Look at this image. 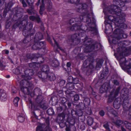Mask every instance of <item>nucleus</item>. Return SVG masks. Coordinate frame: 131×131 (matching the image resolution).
I'll return each instance as SVG.
<instances>
[{"mask_svg":"<svg viewBox=\"0 0 131 131\" xmlns=\"http://www.w3.org/2000/svg\"><path fill=\"white\" fill-rule=\"evenodd\" d=\"M128 0H117L114 1V4L115 5H112L108 7V10L109 12L113 14H115L114 16H110L108 19L114 23L116 25L121 28L124 29L127 28V25L124 24L125 21V14L123 12H121V10L119 6L117 7V5H119L122 7L125 5V3L128 2Z\"/></svg>","mask_w":131,"mask_h":131,"instance_id":"1","label":"nucleus"},{"mask_svg":"<svg viewBox=\"0 0 131 131\" xmlns=\"http://www.w3.org/2000/svg\"><path fill=\"white\" fill-rule=\"evenodd\" d=\"M119 46L117 49V51L119 55L118 59L119 61L120 64L122 68L127 69L129 72H131V59L126 60V58L123 56H127L129 54V52L131 51V46L125 47L122 42L118 43Z\"/></svg>","mask_w":131,"mask_h":131,"instance_id":"2","label":"nucleus"},{"mask_svg":"<svg viewBox=\"0 0 131 131\" xmlns=\"http://www.w3.org/2000/svg\"><path fill=\"white\" fill-rule=\"evenodd\" d=\"M25 75L22 76V77L25 80H22L20 83L21 89V91L25 94H30L31 95V90H29V88L31 84L26 80H30L31 76L32 75L34 72L32 69H28L25 71Z\"/></svg>","mask_w":131,"mask_h":131,"instance_id":"3","label":"nucleus"},{"mask_svg":"<svg viewBox=\"0 0 131 131\" xmlns=\"http://www.w3.org/2000/svg\"><path fill=\"white\" fill-rule=\"evenodd\" d=\"M83 17L80 16V18L71 19L69 21V28L71 30L76 31L81 29V24L80 22L83 19Z\"/></svg>","mask_w":131,"mask_h":131,"instance_id":"4","label":"nucleus"},{"mask_svg":"<svg viewBox=\"0 0 131 131\" xmlns=\"http://www.w3.org/2000/svg\"><path fill=\"white\" fill-rule=\"evenodd\" d=\"M92 40L91 39L86 38L83 41L85 46V51L86 52H90L95 48V45H97V44L94 45L92 44Z\"/></svg>","mask_w":131,"mask_h":131,"instance_id":"5","label":"nucleus"},{"mask_svg":"<svg viewBox=\"0 0 131 131\" xmlns=\"http://www.w3.org/2000/svg\"><path fill=\"white\" fill-rule=\"evenodd\" d=\"M41 70L42 72H39L38 74V76L40 78L45 79L47 78V74L49 72V67L48 65H45L42 67Z\"/></svg>","mask_w":131,"mask_h":131,"instance_id":"6","label":"nucleus"},{"mask_svg":"<svg viewBox=\"0 0 131 131\" xmlns=\"http://www.w3.org/2000/svg\"><path fill=\"white\" fill-rule=\"evenodd\" d=\"M79 35L78 34H75L72 36L71 40L73 42V45L78 44L79 43L80 39L79 38Z\"/></svg>","mask_w":131,"mask_h":131,"instance_id":"7","label":"nucleus"},{"mask_svg":"<svg viewBox=\"0 0 131 131\" xmlns=\"http://www.w3.org/2000/svg\"><path fill=\"white\" fill-rule=\"evenodd\" d=\"M7 97L6 94L4 90L2 89L0 90V97L2 101H5Z\"/></svg>","mask_w":131,"mask_h":131,"instance_id":"8","label":"nucleus"},{"mask_svg":"<svg viewBox=\"0 0 131 131\" xmlns=\"http://www.w3.org/2000/svg\"><path fill=\"white\" fill-rule=\"evenodd\" d=\"M46 79L50 81H53L55 80L56 77L53 73L50 72L47 74V78L45 79Z\"/></svg>","mask_w":131,"mask_h":131,"instance_id":"9","label":"nucleus"},{"mask_svg":"<svg viewBox=\"0 0 131 131\" xmlns=\"http://www.w3.org/2000/svg\"><path fill=\"white\" fill-rule=\"evenodd\" d=\"M89 61L88 60H87L86 61H84V62L83 63V66L84 67V68H88L89 67L90 68V69L89 70V72H91V69H93L94 67V66L92 64H90L89 66H88L87 65V64L88 63H89Z\"/></svg>","mask_w":131,"mask_h":131,"instance_id":"10","label":"nucleus"},{"mask_svg":"<svg viewBox=\"0 0 131 131\" xmlns=\"http://www.w3.org/2000/svg\"><path fill=\"white\" fill-rule=\"evenodd\" d=\"M40 98L39 97H38V98L36 99V101L37 102L38 104L37 105L40 106L41 108L43 109H46L47 108V107L46 106L45 104H43L42 105H41V103H42V100H40L39 101H38L39 98Z\"/></svg>","mask_w":131,"mask_h":131,"instance_id":"11","label":"nucleus"},{"mask_svg":"<svg viewBox=\"0 0 131 131\" xmlns=\"http://www.w3.org/2000/svg\"><path fill=\"white\" fill-rule=\"evenodd\" d=\"M44 0H41V2L42 4V5L40 7V9L39 11L40 13L41 14H42V12L44 11L45 9L44 6L43 5V2ZM40 0H38V2L37 3L36 5L38 6L39 5V3L40 2Z\"/></svg>","mask_w":131,"mask_h":131,"instance_id":"12","label":"nucleus"},{"mask_svg":"<svg viewBox=\"0 0 131 131\" xmlns=\"http://www.w3.org/2000/svg\"><path fill=\"white\" fill-rule=\"evenodd\" d=\"M43 36L42 34L40 32H38L36 34L34 40H35L38 41L41 40Z\"/></svg>","mask_w":131,"mask_h":131,"instance_id":"13","label":"nucleus"},{"mask_svg":"<svg viewBox=\"0 0 131 131\" xmlns=\"http://www.w3.org/2000/svg\"><path fill=\"white\" fill-rule=\"evenodd\" d=\"M47 126L45 128V131H52V129L49 126V119H47L46 120Z\"/></svg>","mask_w":131,"mask_h":131,"instance_id":"14","label":"nucleus"},{"mask_svg":"<svg viewBox=\"0 0 131 131\" xmlns=\"http://www.w3.org/2000/svg\"><path fill=\"white\" fill-rule=\"evenodd\" d=\"M51 64L53 67H56L59 66V63L57 60L54 59L52 60L51 62Z\"/></svg>","mask_w":131,"mask_h":131,"instance_id":"15","label":"nucleus"},{"mask_svg":"<svg viewBox=\"0 0 131 131\" xmlns=\"http://www.w3.org/2000/svg\"><path fill=\"white\" fill-rule=\"evenodd\" d=\"M29 18L30 20L32 21L36 20L38 22H39L40 20V18L38 15L36 17L33 16H30L29 17Z\"/></svg>","mask_w":131,"mask_h":131,"instance_id":"16","label":"nucleus"},{"mask_svg":"<svg viewBox=\"0 0 131 131\" xmlns=\"http://www.w3.org/2000/svg\"><path fill=\"white\" fill-rule=\"evenodd\" d=\"M25 116L24 114L20 115L18 117L19 121L21 122H23L25 120Z\"/></svg>","mask_w":131,"mask_h":131,"instance_id":"17","label":"nucleus"},{"mask_svg":"<svg viewBox=\"0 0 131 131\" xmlns=\"http://www.w3.org/2000/svg\"><path fill=\"white\" fill-rule=\"evenodd\" d=\"M78 7H78L79 8V9H80L82 10L83 9H85L86 8L88 7L87 5L86 4H79L77 5Z\"/></svg>","mask_w":131,"mask_h":131,"instance_id":"18","label":"nucleus"},{"mask_svg":"<svg viewBox=\"0 0 131 131\" xmlns=\"http://www.w3.org/2000/svg\"><path fill=\"white\" fill-rule=\"evenodd\" d=\"M124 124L127 128L130 130H131V124L128 122L125 121L124 122Z\"/></svg>","mask_w":131,"mask_h":131,"instance_id":"19","label":"nucleus"},{"mask_svg":"<svg viewBox=\"0 0 131 131\" xmlns=\"http://www.w3.org/2000/svg\"><path fill=\"white\" fill-rule=\"evenodd\" d=\"M108 88V84L107 83H105L102 85V87L100 88L101 90L103 89V91H106Z\"/></svg>","mask_w":131,"mask_h":131,"instance_id":"20","label":"nucleus"},{"mask_svg":"<svg viewBox=\"0 0 131 131\" xmlns=\"http://www.w3.org/2000/svg\"><path fill=\"white\" fill-rule=\"evenodd\" d=\"M114 123L117 126L119 127L121 125H122L124 123L121 120L118 119L116 121V122H114Z\"/></svg>","mask_w":131,"mask_h":131,"instance_id":"21","label":"nucleus"},{"mask_svg":"<svg viewBox=\"0 0 131 131\" xmlns=\"http://www.w3.org/2000/svg\"><path fill=\"white\" fill-rule=\"evenodd\" d=\"M19 100V98L18 97H16L15 98L13 101V102L15 106L17 107L18 106V102Z\"/></svg>","mask_w":131,"mask_h":131,"instance_id":"22","label":"nucleus"},{"mask_svg":"<svg viewBox=\"0 0 131 131\" xmlns=\"http://www.w3.org/2000/svg\"><path fill=\"white\" fill-rule=\"evenodd\" d=\"M67 88L70 90H72L74 89V86L72 83H68L67 84Z\"/></svg>","mask_w":131,"mask_h":131,"instance_id":"23","label":"nucleus"},{"mask_svg":"<svg viewBox=\"0 0 131 131\" xmlns=\"http://www.w3.org/2000/svg\"><path fill=\"white\" fill-rule=\"evenodd\" d=\"M47 113L49 115H51L54 114V112L53 109L51 108H49L47 111Z\"/></svg>","mask_w":131,"mask_h":131,"instance_id":"24","label":"nucleus"},{"mask_svg":"<svg viewBox=\"0 0 131 131\" xmlns=\"http://www.w3.org/2000/svg\"><path fill=\"white\" fill-rule=\"evenodd\" d=\"M5 66L4 63L2 60H0V69L1 70H3Z\"/></svg>","mask_w":131,"mask_h":131,"instance_id":"25","label":"nucleus"},{"mask_svg":"<svg viewBox=\"0 0 131 131\" xmlns=\"http://www.w3.org/2000/svg\"><path fill=\"white\" fill-rule=\"evenodd\" d=\"M93 120L91 117H89L87 122V124L89 125H91L93 123Z\"/></svg>","mask_w":131,"mask_h":131,"instance_id":"26","label":"nucleus"},{"mask_svg":"<svg viewBox=\"0 0 131 131\" xmlns=\"http://www.w3.org/2000/svg\"><path fill=\"white\" fill-rule=\"evenodd\" d=\"M43 125H40L36 128V131H43Z\"/></svg>","mask_w":131,"mask_h":131,"instance_id":"27","label":"nucleus"},{"mask_svg":"<svg viewBox=\"0 0 131 131\" xmlns=\"http://www.w3.org/2000/svg\"><path fill=\"white\" fill-rule=\"evenodd\" d=\"M38 46H39V43H36L32 46V48L35 50L39 49V47Z\"/></svg>","mask_w":131,"mask_h":131,"instance_id":"28","label":"nucleus"},{"mask_svg":"<svg viewBox=\"0 0 131 131\" xmlns=\"http://www.w3.org/2000/svg\"><path fill=\"white\" fill-rule=\"evenodd\" d=\"M80 0H68V1L72 4H77L78 3Z\"/></svg>","mask_w":131,"mask_h":131,"instance_id":"29","label":"nucleus"},{"mask_svg":"<svg viewBox=\"0 0 131 131\" xmlns=\"http://www.w3.org/2000/svg\"><path fill=\"white\" fill-rule=\"evenodd\" d=\"M103 126L107 130H108V131L110 130L109 126L107 122H106V123L105 122V124L103 125Z\"/></svg>","mask_w":131,"mask_h":131,"instance_id":"30","label":"nucleus"},{"mask_svg":"<svg viewBox=\"0 0 131 131\" xmlns=\"http://www.w3.org/2000/svg\"><path fill=\"white\" fill-rule=\"evenodd\" d=\"M73 81V78L72 76H70L68 77L67 79V81L68 83H72Z\"/></svg>","mask_w":131,"mask_h":131,"instance_id":"31","label":"nucleus"},{"mask_svg":"<svg viewBox=\"0 0 131 131\" xmlns=\"http://www.w3.org/2000/svg\"><path fill=\"white\" fill-rule=\"evenodd\" d=\"M73 83L76 84L78 83L79 82V81L78 78H75L73 81Z\"/></svg>","mask_w":131,"mask_h":131,"instance_id":"32","label":"nucleus"},{"mask_svg":"<svg viewBox=\"0 0 131 131\" xmlns=\"http://www.w3.org/2000/svg\"><path fill=\"white\" fill-rule=\"evenodd\" d=\"M37 43H39V46H38L39 47V49L41 48L44 45V44L42 42H37Z\"/></svg>","mask_w":131,"mask_h":131,"instance_id":"33","label":"nucleus"},{"mask_svg":"<svg viewBox=\"0 0 131 131\" xmlns=\"http://www.w3.org/2000/svg\"><path fill=\"white\" fill-rule=\"evenodd\" d=\"M120 88L119 87H118L117 88L115 91V97H116L117 96V95H118L119 91L120 90Z\"/></svg>","mask_w":131,"mask_h":131,"instance_id":"34","label":"nucleus"},{"mask_svg":"<svg viewBox=\"0 0 131 131\" xmlns=\"http://www.w3.org/2000/svg\"><path fill=\"white\" fill-rule=\"evenodd\" d=\"M112 42L115 44H116L117 42H118V39L115 38L113 39L112 40Z\"/></svg>","mask_w":131,"mask_h":131,"instance_id":"35","label":"nucleus"},{"mask_svg":"<svg viewBox=\"0 0 131 131\" xmlns=\"http://www.w3.org/2000/svg\"><path fill=\"white\" fill-rule=\"evenodd\" d=\"M20 1L22 3L23 5V6L24 7H25L27 6V4L25 2L24 0H20Z\"/></svg>","mask_w":131,"mask_h":131,"instance_id":"36","label":"nucleus"},{"mask_svg":"<svg viewBox=\"0 0 131 131\" xmlns=\"http://www.w3.org/2000/svg\"><path fill=\"white\" fill-rule=\"evenodd\" d=\"M34 2V0H27V2L29 5L33 4Z\"/></svg>","mask_w":131,"mask_h":131,"instance_id":"37","label":"nucleus"},{"mask_svg":"<svg viewBox=\"0 0 131 131\" xmlns=\"http://www.w3.org/2000/svg\"><path fill=\"white\" fill-rule=\"evenodd\" d=\"M74 100L75 101H78L79 99V96L78 95H76L74 96Z\"/></svg>","mask_w":131,"mask_h":131,"instance_id":"38","label":"nucleus"},{"mask_svg":"<svg viewBox=\"0 0 131 131\" xmlns=\"http://www.w3.org/2000/svg\"><path fill=\"white\" fill-rule=\"evenodd\" d=\"M99 114L101 116H103L105 114V112L103 110L99 112Z\"/></svg>","mask_w":131,"mask_h":131,"instance_id":"39","label":"nucleus"},{"mask_svg":"<svg viewBox=\"0 0 131 131\" xmlns=\"http://www.w3.org/2000/svg\"><path fill=\"white\" fill-rule=\"evenodd\" d=\"M35 63H30L29 64V67L31 68H35Z\"/></svg>","mask_w":131,"mask_h":131,"instance_id":"40","label":"nucleus"},{"mask_svg":"<svg viewBox=\"0 0 131 131\" xmlns=\"http://www.w3.org/2000/svg\"><path fill=\"white\" fill-rule=\"evenodd\" d=\"M53 39L54 40V43H55V46H56L57 48H59V47L58 46V43L54 39V38H53Z\"/></svg>","mask_w":131,"mask_h":131,"instance_id":"41","label":"nucleus"},{"mask_svg":"<svg viewBox=\"0 0 131 131\" xmlns=\"http://www.w3.org/2000/svg\"><path fill=\"white\" fill-rule=\"evenodd\" d=\"M121 35H122L123 37L124 38H126L127 37V35L125 34H122Z\"/></svg>","mask_w":131,"mask_h":131,"instance_id":"42","label":"nucleus"},{"mask_svg":"<svg viewBox=\"0 0 131 131\" xmlns=\"http://www.w3.org/2000/svg\"><path fill=\"white\" fill-rule=\"evenodd\" d=\"M106 75V74L104 75L103 73H102L101 74V77H102L101 79H103L104 78H105Z\"/></svg>","mask_w":131,"mask_h":131,"instance_id":"43","label":"nucleus"},{"mask_svg":"<svg viewBox=\"0 0 131 131\" xmlns=\"http://www.w3.org/2000/svg\"><path fill=\"white\" fill-rule=\"evenodd\" d=\"M114 84L116 85H118V82L116 80H114Z\"/></svg>","mask_w":131,"mask_h":131,"instance_id":"44","label":"nucleus"},{"mask_svg":"<svg viewBox=\"0 0 131 131\" xmlns=\"http://www.w3.org/2000/svg\"><path fill=\"white\" fill-rule=\"evenodd\" d=\"M71 65V64L70 62H69L67 63V66L68 67H70Z\"/></svg>","mask_w":131,"mask_h":131,"instance_id":"45","label":"nucleus"},{"mask_svg":"<svg viewBox=\"0 0 131 131\" xmlns=\"http://www.w3.org/2000/svg\"><path fill=\"white\" fill-rule=\"evenodd\" d=\"M68 107H70L71 106V103L70 102H69L68 103Z\"/></svg>","mask_w":131,"mask_h":131,"instance_id":"46","label":"nucleus"},{"mask_svg":"<svg viewBox=\"0 0 131 131\" xmlns=\"http://www.w3.org/2000/svg\"><path fill=\"white\" fill-rule=\"evenodd\" d=\"M121 129L122 131H126V130L122 127H121Z\"/></svg>","mask_w":131,"mask_h":131,"instance_id":"47","label":"nucleus"},{"mask_svg":"<svg viewBox=\"0 0 131 131\" xmlns=\"http://www.w3.org/2000/svg\"><path fill=\"white\" fill-rule=\"evenodd\" d=\"M5 53L6 54H8L9 53V52L8 50H5L4 51Z\"/></svg>","mask_w":131,"mask_h":131,"instance_id":"48","label":"nucleus"},{"mask_svg":"<svg viewBox=\"0 0 131 131\" xmlns=\"http://www.w3.org/2000/svg\"><path fill=\"white\" fill-rule=\"evenodd\" d=\"M70 128L68 127H67L66 129V131H70Z\"/></svg>","mask_w":131,"mask_h":131,"instance_id":"49","label":"nucleus"},{"mask_svg":"<svg viewBox=\"0 0 131 131\" xmlns=\"http://www.w3.org/2000/svg\"><path fill=\"white\" fill-rule=\"evenodd\" d=\"M29 25L30 27V28H31L32 27V24L31 23H30L29 24Z\"/></svg>","mask_w":131,"mask_h":131,"instance_id":"50","label":"nucleus"},{"mask_svg":"<svg viewBox=\"0 0 131 131\" xmlns=\"http://www.w3.org/2000/svg\"><path fill=\"white\" fill-rule=\"evenodd\" d=\"M10 49L11 50H13L14 49V47L13 46H12L10 47Z\"/></svg>","mask_w":131,"mask_h":131,"instance_id":"51","label":"nucleus"},{"mask_svg":"<svg viewBox=\"0 0 131 131\" xmlns=\"http://www.w3.org/2000/svg\"><path fill=\"white\" fill-rule=\"evenodd\" d=\"M114 112V113L115 112L116 113L115 114H114V115L115 116H117V113H116L115 111H113V113Z\"/></svg>","mask_w":131,"mask_h":131,"instance_id":"52","label":"nucleus"},{"mask_svg":"<svg viewBox=\"0 0 131 131\" xmlns=\"http://www.w3.org/2000/svg\"><path fill=\"white\" fill-rule=\"evenodd\" d=\"M27 12L29 14H32L31 13L30 11L29 10H27Z\"/></svg>","mask_w":131,"mask_h":131,"instance_id":"53","label":"nucleus"},{"mask_svg":"<svg viewBox=\"0 0 131 131\" xmlns=\"http://www.w3.org/2000/svg\"><path fill=\"white\" fill-rule=\"evenodd\" d=\"M115 105H116L115 104V102H114V107L116 109H117L119 107H117V108L116 107Z\"/></svg>","mask_w":131,"mask_h":131,"instance_id":"54","label":"nucleus"},{"mask_svg":"<svg viewBox=\"0 0 131 131\" xmlns=\"http://www.w3.org/2000/svg\"><path fill=\"white\" fill-rule=\"evenodd\" d=\"M99 64H98L97 65V66H96V67H97V66H99V67L100 68V67H101V66H102V65H101V64H99Z\"/></svg>","mask_w":131,"mask_h":131,"instance_id":"55","label":"nucleus"},{"mask_svg":"<svg viewBox=\"0 0 131 131\" xmlns=\"http://www.w3.org/2000/svg\"><path fill=\"white\" fill-rule=\"evenodd\" d=\"M12 91L13 93H15L16 92V90H14V91H13V90H12Z\"/></svg>","mask_w":131,"mask_h":131,"instance_id":"56","label":"nucleus"},{"mask_svg":"<svg viewBox=\"0 0 131 131\" xmlns=\"http://www.w3.org/2000/svg\"><path fill=\"white\" fill-rule=\"evenodd\" d=\"M10 77V75H7L6 76V78H9Z\"/></svg>","mask_w":131,"mask_h":131,"instance_id":"57","label":"nucleus"},{"mask_svg":"<svg viewBox=\"0 0 131 131\" xmlns=\"http://www.w3.org/2000/svg\"><path fill=\"white\" fill-rule=\"evenodd\" d=\"M60 82H63L64 83V82L63 81H61Z\"/></svg>","mask_w":131,"mask_h":131,"instance_id":"58","label":"nucleus"},{"mask_svg":"<svg viewBox=\"0 0 131 131\" xmlns=\"http://www.w3.org/2000/svg\"><path fill=\"white\" fill-rule=\"evenodd\" d=\"M130 36H131V32L130 33Z\"/></svg>","mask_w":131,"mask_h":131,"instance_id":"59","label":"nucleus"},{"mask_svg":"<svg viewBox=\"0 0 131 131\" xmlns=\"http://www.w3.org/2000/svg\"><path fill=\"white\" fill-rule=\"evenodd\" d=\"M12 89H15V88L14 87H13V88H12Z\"/></svg>","mask_w":131,"mask_h":131,"instance_id":"60","label":"nucleus"},{"mask_svg":"<svg viewBox=\"0 0 131 131\" xmlns=\"http://www.w3.org/2000/svg\"><path fill=\"white\" fill-rule=\"evenodd\" d=\"M52 8V7L51 6L50 7V8Z\"/></svg>","mask_w":131,"mask_h":131,"instance_id":"61","label":"nucleus"},{"mask_svg":"<svg viewBox=\"0 0 131 131\" xmlns=\"http://www.w3.org/2000/svg\"><path fill=\"white\" fill-rule=\"evenodd\" d=\"M48 40H49V41H50H50H50V40H49V39Z\"/></svg>","mask_w":131,"mask_h":131,"instance_id":"62","label":"nucleus"},{"mask_svg":"<svg viewBox=\"0 0 131 131\" xmlns=\"http://www.w3.org/2000/svg\"><path fill=\"white\" fill-rule=\"evenodd\" d=\"M35 90V91H37V90Z\"/></svg>","mask_w":131,"mask_h":131,"instance_id":"63","label":"nucleus"},{"mask_svg":"<svg viewBox=\"0 0 131 131\" xmlns=\"http://www.w3.org/2000/svg\"><path fill=\"white\" fill-rule=\"evenodd\" d=\"M118 131H121V130H118Z\"/></svg>","mask_w":131,"mask_h":131,"instance_id":"64","label":"nucleus"}]
</instances>
